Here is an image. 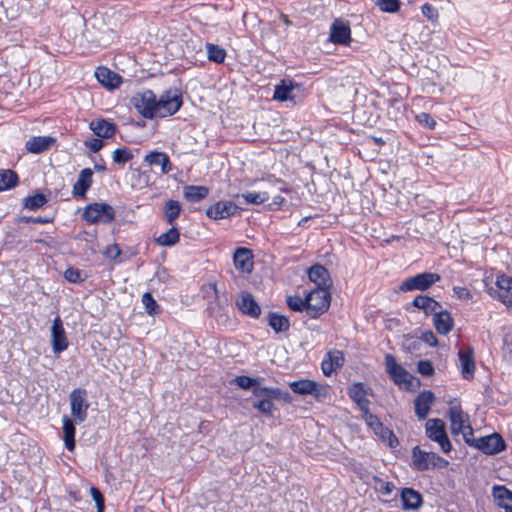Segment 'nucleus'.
<instances>
[{
    "label": "nucleus",
    "mask_w": 512,
    "mask_h": 512,
    "mask_svg": "<svg viewBox=\"0 0 512 512\" xmlns=\"http://www.w3.org/2000/svg\"><path fill=\"white\" fill-rule=\"evenodd\" d=\"M385 366L386 372L399 388L412 391L420 386L419 380L398 364L393 355H385Z\"/></svg>",
    "instance_id": "1"
},
{
    "label": "nucleus",
    "mask_w": 512,
    "mask_h": 512,
    "mask_svg": "<svg viewBox=\"0 0 512 512\" xmlns=\"http://www.w3.org/2000/svg\"><path fill=\"white\" fill-rule=\"evenodd\" d=\"M451 433L454 435H463V439L469 442L473 436V429L470 425L469 416L465 413L459 404H451L448 410Z\"/></svg>",
    "instance_id": "2"
},
{
    "label": "nucleus",
    "mask_w": 512,
    "mask_h": 512,
    "mask_svg": "<svg viewBox=\"0 0 512 512\" xmlns=\"http://www.w3.org/2000/svg\"><path fill=\"white\" fill-rule=\"evenodd\" d=\"M449 462L434 452L422 450L419 446L412 449V467L417 471L445 468Z\"/></svg>",
    "instance_id": "3"
},
{
    "label": "nucleus",
    "mask_w": 512,
    "mask_h": 512,
    "mask_svg": "<svg viewBox=\"0 0 512 512\" xmlns=\"http://www.w3.org/2000/svg\"><path fill=\"white\" fill-rule=\"evenodd\" d=\"M182 104V95L177 89L165 91L159 99L156 98L155 117L174 115Z\"/></svg>",
    "instance_id": "4"
},
{
    "label": "nucleus",
    "mask_w": 512,
    "mask_h": 512,
    "mask_svg": "<svg viewBox=\"0 0 512 512\" xmlns=\"http://www.w3.org/2000/svg\"><path fill=\"white\" fill-rule=\"evenodd\" d=\"M331 296L329 289L324 287H316L306 296L307 314L311 318H316L328 310L330 306Z\"/></svg>",
    "instance_id": "5"
},
{
    "label": "nucleus",
    "mask_w": 512,
    "mask_h": 512,
    "mask_svg": "<svg viewBox=\"0 0 512 512\" xmlns=\"http://www.w3.org/2000/svg\"><path fill=\"white\" fill-rule=\"evenodd\" d=\"M425 432L430 440L439 444L444 453H449L452 450V444L447 436L443 420L438 418L429 419L425 424Z\"/></svg>",
    "instance_id": "6"
},
{
    "label": "nucleus",
    "mask_w": 512,
    "mask_h": 512,
    "mask_svg": "<svg viewBox=\"0 0 512 512\" xmlns=\"http://www.w3.org/2000/svg\"><path fill=\"white\" fill-rule=\"evenodd\" d=\"M71 415L76 423H82L87 419L89 402L87 400V391L83 388L72 390L69 395Z\"/></svg>",
    "instance_id": "7"
},
{
    "label": "nucleus",
    "mask_w": 512,
    "mask_h": 512,
    "mask_svg": "<svg viewBox=\"0 0 512 512\" xmlns=\"http://www.w3.org/2000/svg\"><path fill=\"white\" fill-rule=\"evenodd\" d=\"M487 292L495 298H498L508 308L512 309V277L500 274L496 277V288L488 287L487 280H484Z\"/></svg>",
    "instance_id": "8"
},
{
    "label": "nucleus",
    "mask_w": 512,
    "mask_h": 512,
    "mask_svg": "<svg viewBox=\"0 0 512 512\" xmlns=\"http://www.w3.org/2000/svg\"><path fill=\"white\" fill-rule=\"evenodd\" d=\"M291 390L299 395H312L316 400L328 397V387L309 379H300L289 383Z\"/></svg>",
    "instance_id": "9"
},
{
    "label": "nucleus",
    "mask_w": 512,
    "mask_h": 512,
    "mask_svg": "<svg viewBox=\"0 0 512 512\" xmlns=\"http://www.w3.org/2000/svg\"><path fill=\"white\" fill-rule=\"evenodd\" d=\"M471 447H474L487 455L497 454L505 449V442L502 437L497 434L474 439L470 437L469 442H466Z\"/></svg>",
    "instance_id": "10"
},
{
    "label": "nucleus",
    "mask_w": 512,
    "mask_h": 512,
    "mask_svg": "<svg viewBox=\"0 0 512 512\" xmlns=\"http://www.w3.org/2000/svg\"><path fill=\"white\" fill-rule=\"evenodd\" d=\"M83 218L89 223H109L114 220L115 211L107 203H93L85 208Z\"/></svg>",
    "instance_id": "11"
},
{
    "label": "nucleus",
    "mask_w": 512,
    "mask_h": 512,
    "mask_svg": "<svg viewBox=\"0 0 512 512\" xmlns=\"http://www.w3.org/2000/svg\"><path fill=\"white\" fill-rule=\"evenodd\" d=\"M131 103L143 117L147 119L155 117L156 96L151 90L137 92L131 98Z\"/></svg>",
    "instance_id": "12"
},
{
    "label": "nucleus",
    "mask_w": 512,
    "mask_h": 512,
    "mask_svg": "<svg viewBox=\"0 0 512 512\" xmlns=\"http://www.w3.org/2000/svg\"><path fill=\"white\" fill-rule=\"evenodd\" d=\"M440 280V275L437 273H420L413 277L405 279L401 285L400 290L407 292L413 290L424 291L430 288L434 283Z\"/></svg>",
    "instance_id": "13"
},
{
    "label": "nucleus",
    "mask_w": 512,
    "mask_h": 512,
    "mask_svg": "<svg viewBox=\"0 0 512 512\" xmlns=\"http://www.w3.org/2000/svg\"><path fill=\"white\" fill-rule=\"evenodd\" d=\"M51 343L52 350L55 354H59L68 348V340L63 327V322L58 316L53 320L51 327Z\"/></svg>",
    "instance_id": "14"
},
{
    "label": "nucleus",
    "mask_w": 512,
    "mask_h": 512,
    "mask_svg": "<svg viewBox=\"0 0 512 512\" xmlns=\"http://www.w3.org/2000/svg\"><path fill=\"white\" fill-rule=\"evenodd\" d=\"M329 40L334 44L349 45L351 42V29L349 24L336 19L330 27Z\"/></svg>",
    "instance_id": "15"
},
{
    "label": "nucleus",
    "mask_w": 512,
    "mask_h": 512,
    "mask_svg": "<svg viewBox=\"0 0 512 512\" xmlns=\"http://www.w3.org/2000/svg\"><path fill=\"white\" fill-rule=\"evenodd\" d=\"M236 306L245 315L257 319L261 308L254 297L248 292H241L236 299Z\"/></svg>",
    "instance_id": "16"
},
{
    "label": "nucleus",
    "mask_w": 512,
    "mask_h": 512,
    "mask_svg": "<svg viewBox=\"0 0 512 512\" xmlns=\"http://www.w3.org/2000/svg\"><path fill=\"white\" fill-rule=\"evenodd\" d=\"M344 364V354L340 350H330L322 360L321 368L325 376H330Z\"/></svg>",
    "instance_id": "17"
},
{
    "label": "nucleus",
    "mask_w": 512,
    "mask_h": 512,
    "mask_svg": "<svg viewBox=\"0 0 512 512\" xmlns=\"http://www.w3.org/2000/svg\"><path fill=\"white\" fill-rule=\"evenodd\" d=\"M252 394L258 400L261 399H269V398H279V401H283L285 403H290L292 398L291 395L283 391L279 388L274 387H264L262 384H258L253 390Z\"/></svg>",
    "instance_id": "18"
},
{
    "label": "nucleus",
    "mask_w": 512,
    "mask_h": 512,
    "mask_svg": "<svg viewBox=\"0 0 512 512\" xmlns=\"http://www.w3.org/2000/svg\"><path fill=\"white\" fill-rule=\"evenodd\" d=\"M235 268L243 273H250L253 270V254L252 251L245 247H239L233 255Z\"/></svg>",
    "instance_id": "19"
},
{
    "label": "nucleus",
    "mask_w": 512,
    "mask_h": 512,
    "mask_svg": "<svg viewBox=\"0 0 512 512\" xmlns=\"http://www.w3.org/2000/svg\"><path fill=\"white\" fill-rule=\"evenodd\" d=\"M56 144V138L52 136H34L25 143V148L32 154H41L50 150Z\"/></svg>",
    "instance_id": "20"
},
{
    "label": "nucleus",
    "mask_w": 512,
    "mask_h": 512,
    "mask_svg": "<svg viewBox=\"0 0 512 512\" xmlns=\"http://www.w3.org/2000/svg\"><path fill=\"white\" fill-rule=\"evenodd\" d=\"M238 207L231 201H219L208 207L206 215L209 218L219 220L228 218L237 212Z\"/></svg>",
    "instance_id": "21"
},
{
    "label": "nucleus",
    "mask_w": 512,
    "mask_h": 512,
    "mask_svg": "<svg viewBox=\"0 0 512 512\" xmlns=\"http://www.w3.org/2000/svg\"><path fill=\"white\" fill-rule=\"evenodd\" d=\"M458 357L463 378L467 380L472 379L475 372L473 350L470 347L460 349L458 352Z\"/></svg>",
    "instance_id": "22"
},
{
    "label": "nucleus",
    "mask_w": 512,
    "mask_h": 512,
    "mask_svg": "<svg viewBox=\"0 0 512 512\" xmlns=\"http://www.w3.org/2000/svg\"><path fill=\"white\" fill-rule=\"evenodd\" d=\"M308 277L311 282L315 283L316 287H324L329 289L331 286V278L328 270L320 265L315 264L308 270Z\"/></svg>",
    "instance_id": "23"
},
{
    "label": "nucleus",
    "mask_w": 512,
    "mask_h": 512,
    "mask_svg": "<svg viewBox=\"0 0 512 512\" xmlns=\"http://www.w3.org/2000/svg\"><path fill=\"white\" fill-rule=\"evenodd\" d=\"M435 396L431 391L421 392L414 401L415 413L419 419H425L430 411Z\"/></svg>",
    "instance_id": "24"
},
{
    "label": "nucleus",
    "mask_w": 512,
    "mask_h": 512,
    "mask_svg": "<svg viewBox=\"0 0 512 512\" xmlns=\"http://www.w3.org/2000/svg\"><path fill=\"white\" fill-rule=\"evenodd\" d=\"M492 496L500 508L512 512V491L503 485H495L492 487Z\"/></svg>",
    "instance_id": "25"
},
{
    "label": "nucleus",
    "mask_w": 512,
    "mask_h": 512,
    "mask_svg": "<svg viewBox=\"0 0 512 512\" xmlns=\"http://www.w3.org/2000/svg\"><path fill=\"white\" fill-rule=\"evenodd\" d=\"M433 323L439 334L447 335L454 326L453 318L447 310L439 309L433 314Z\"/></svg>",
    "instance_id": "26"
},
{
    "label": "nucleus",
    "mask_w": 512,
    "mask_h": 512,
    "mask_svg": "<svg viewBox=\"0 0 512 512\" xmlns=\"http://www.w3.org/2000/svg\"><path fill=\"white\" fill-rule=\"evenodd\" d=\"M144 162L149 166H159L163 174H168L172 170L170 159L164 152L152 151L145 155Z\"/></svg>",
    "instance_id": "27"
},
{
    "label": "nucleus",
    "mask_w": 512,
    "mask_h": 512,
    "mask_svg": "<svg viewBox=\"0 0 512 512\" xmlns=\"http://www.w3.org/2000/svg\"><path fill=\"white\" fill-rule=\"evenodd\" d=\"M95 77L108 89L117 88L122 82V78L117 73L106 67H98L95 71Z\"/></svg>",
    "instance_id": "28"
},
{
    "label": "nucleus",
    "mask_w": 512,
    "mask_h": 512,
    "mask_svg": "<svg viewBox=\"0 0 512 512\" xmlns=\"http://www.w3.org/2000/svg\"><path fill=\"white\" fill-rule=\"evenodd\" d=\"M402 507L405 510H415L422 505V496L412 488H404L401 492Z\"/></svg>",
    "instance_id": "29"
},
{
    "label": "nucleus",
    "mask_w": 512,
    "mask_h": 512,
    "mask_svg": "<svg viewBox=\"0 0 512 512\" xmlns=\"http://www.w3.org/2000/svg\"><path fill=\"white\" fill-rule=\"evenodd\" d=\"M92 177L93 172L90 168L83 169L80 172L79 177L73 186V195L83 197L86 194L87 190L91 187Z\"/></svg>",
    "instance_id": "30"
},
{
    "label": "nucleus",
    "mask_w": 512,
    "mask_h": 512,
    "mask_svg": "<svg viewBox=\"0 0 512 512\" xmlns=\"http://www.w3.org/2000/svg\"><path fill=\"white\" fill-rule=\"evenodd\" d=\"M348 394L351 399L357 404L361 411L368 409L369 400L367 398V391L361 383H354L349 387Z\"/></svg>",
    "instance_id": "31"
},
{
    "label": "nucleus",
    "mask_w": 512,
    "mask_h": 512,
    "mask_svg": "<svg viewBox=\"0 0 512 512\" xmlns=\"http://www.w3.org/2000/svg\"><path fill=\"white\" fill-rule=\"evenodd\" d=\"M89 126L94 134L101 138H110L116 132V126L104 119L92 121Z\"/></svg>",
    "instance_id": "32"
},
{
    "label": "nucleus",
    "mask_w": 512,
    "mask_h": 512,
    "mask_svg": "<svg viewBox=\"0 0 512 512\" xmlns=\"http://www.w3.org/2000/svg\"><path fill=\"white\" fill-rule=\"evenodd\" d=\"M62 430H63V440L65 443V447L69 451H73L75 448V425L74 421L68 417H62Z\"/></svg>",
    "instance_id": "33"
},
{
    "label": "nucleus",
    "mask_w": 512,
    "mask_h": 512,
    "mask_svg": "<svg viewBox=\"0 0 512 512\" xmlns=\"http://www.w3.org/2000/svg\"><path fill=\"white\" fill-rule=\"evenodd\" d=\"M413 305L416 308L423 310L424 313L427 315L434 314L439 309H441V305L439 302L426 295H419L415 297L413 300Z\"/></svg>",
    "instance_id": "34"
},
{
    "label": "nucleus",
    "mask_w": 512,
    "mask_h": 512,
    "mask_svg": "<svg viewBox=\"0 0 512 512\" xmlns=\"http://www.w3.org/2000/svg\"><path fill=\"white\" fill-rule=\"evenodd\" d=\"M268 325L273 329L275 333H282L289 330L290 321L284 315L270 312L268 314Z\"/></svg>",
    "instance_id": "35"
},
{
    "label": "nucleus",
    "mask_w": 512,
    "mask_h": 512,
    "mask_svg": "<svg viewBox=\"0 0 512 512\" xmlns=\"http://www.w3.org/2000/svg\"><path fill=\"white\" fill-rule=\"evenodd\" d=\"M209 193V189L205 186L189 185L183 189V196L189 202H199Z\"/></svg>",
    "instance_id": "36"
},
{
    "label": "nucleus",
    "mask_w": 512,
    "mask_h": 512,
    "mask_svg": "<svg viewBox=\"0 0 512 512\" xmlns=\"http://www.w3.org/2000/svg\"><path fill=\"white\" fill-rule=\"evenodd\" d=\"M295 86L296 85L292 81L287 82L283 80L280 85L275 87L273 98L282 102L293 100L294 97L292 96V92Z\"/></svg>",
    "instance_id": "37"
},
{
    "label": "nucleus",
    "mask_w": 512,
    "mask_h": 512,
    "mask_svg": "<svg viewBox=\"0 0 512 512\" xmlns=\"http://www.w3.org/2000/svg\"><path fill=\"white\" fill-rule=\"evenodd\" d=\"M179 239H180V233H179L178 229L172 225V227L167 232L159 235L155 239V242L159 246L170 247V246H173L176 243H178Z\"/></svg>",
    "instance_id": "38"
},
{
    "label": "nucleus",
    "mask_w": 512,
    "mask_h": 512,
    "mask_svg": "<svg viewBox=\"0 0 512 512\" xmlns=\"http://www.w3.org/2000/svg\"><path fill=\"white\" fill-rule=\"evenodd\" d=\"M181 212V206L176 200H168L164 205V217L168 224L173 225Z\"/></svg>",
    "instance_id": "39"
},
{
    "label": "nucleus",
    "mask_w": 512,
    "mask_h": 512,
    "mask_svg": "<svg viewBox=\"0 0 512 512\" xmlns=\"http://www.w3.org/2000/svg\"><path fill=\"white\" fill-rule=\"evenodd\" d=\"M205 48L207 52V57L210 61L219 64L225 61L226 51L224 48L212 43H206Z\"/></svg>",
    "instance_id": "40"
},
{
    "label": "nucleus",
    "mask_w": 512,
    "mask_h": 512,
    "mask_svg": "<svg viewBox=\"0 0 512 512\" xmlns=\"http://www.w3.org/2000/svg\"><path fill=\"white\" fill-rule=\"evenodd\" d=\"M18 183V176L12 170L0 171V191L15 187Z\"/></svg>",
    "instance_id": "41"
},
{
    "label": "nucleus",
    "mask_w": 512,
    "mask_h": 512,
    "mask_svg": "<svg viewBox=\"0 0 512 512\" xmlns=\"http://www.w3.org/2000/svg\"><path fill=\"white\" fill-rule=\"evenodd\" d=\"M263 381L264 379L261 377L253 378L245 375L237 376L232 380L233 383H235L238 387L244 390H248L251 388L253 390L258 384H262Z\"/></svg>",
    "instance_id": "42"
},
{
    "label": "nucleus",
    "mask_w": 512,
    "mask_h": 512,
    "mask_svg": "<svg viewBox=\"0 0 512 512\" xmlns=\"http://www.w3.org/2000/svg\"><path fill=\"white\" fill-rule=\"evenodd\" d=\"M274 400H279V398H269V399H261L257 400L253 403V408L258 410L260 413L271 416L274 409Z\"/></svg>",
    "instance_id": "43"
},
{
    "label": "nucleus",
    "mask_w": 512,
    "mask_h": 512,
    "mask_svg": "<svg viewBox=\"0 0 512 512\" xmlns=\"http://www.w3.org/2000/svg\"><path fill=\"white\" fill-rule=\"evenodd\" d=\"M241 197L246 201L248 204H262L269 199V194L266 191L263 192H247L241 195Z\"/></svg>",
    "instance_id": "44"
},
{
    "label": "nucleus",
    "mask_w": 512,
    "mask_h": 512,
    "mask_svg": "<svg viewBox=\"0 0 512 512\" xmlns=\"http://www.w3.org/2000/svg\"><path fill=\"white\" fill-rule=\"evenodd\" d=\"M47 202L45 195L38 193L32 196H27L24 199V207L29 210H36L42 207Z\"/></svg>",
    "instance_id": "45"
},
{
    "label": "nucleus",
    "mask_w": 512,
    "mask_h": 512,
    "mask_svg": "<svg viewBox=\"0 0 512 512\" xmlns=\"http://www.w3.org/2000/svg\"><path fill=\"white\" fill-rule=\"evenodd\" d=\"M381 11L387 13H396L400 9V0H374Z\"/></svg>",
    "instance_id": "46"
},
{
    "label": "nucleus",
    "mask_w": 512,
    "mask_h": 512,
    "mask_svg": "<svg viewBox=\"0 0 512 512\" xmlns=\"http://www.w3.org/2000/svg\"><path fill=\"white\" fill-rule=\"evenodd\" d=\"M374 488L377 492L382 495H389L395 489V486L391 482L384 481L379 477H373Z\"/></svg>",
    "instance_id": "47"
},
{
    "label": "nucleus",
    "mask_w": 512,
    "mask_h": 512,
    "mask_svg": "<svg viewBox=\"0 0 512 512\" xmlns=\"http://www.w3.org/2000/svg\"><path fill=\"white\" fill-rule=\"evenodd\" d=\"M362 413H363L362 417H363L365 423L369 427H371L375 431V433H379L381 430H383V425L381 424V422L375 415H373L369 412V408L362 411Z\"/></svg>",
    "instance_id": "48"
},
{
    "label": "nucleus",
    "mask_w": 512,
    "mask_h": 512,
    "mask_svg": "<svg viewBox=\"0 0 512 512\" xmlns=\"http://www.w3.org/2000/svg\"><path fill=\"white\" fill-rule=\"evenodd\" d=\"M121 253V249L116 243L108 245L103 251L105 258L117 263L122 262V259L120 258Z\"/></svg>",
    "instance_id": "49"
},
{
    "label": "nucleus",
    "mask_w": 512,
    "mask_h": 512,
    "mask_svg": "<svg viewBox=\"0 0 512 512\" xmlns=\"http://www.w3.org/2000/svg\"><path fill=\"white\" fill-rule=\"evenodd\" d=\"M288 307L296 312H300L303 309L307 311L306 297L302 299L299 296H288L286 299Z\"/></svg>",
    "instance_id": "50"
},
{
    "label": "nucleus",
    "mask_w": 512,
    "mask_h": 512,
    "mask_svg": "<svg viewBox=\"0 0 512 512\" xmlns=\"http://www.w3.org/2000/svg\"><path fill=\"white\" fill-rule=\"evenodd\" d=\"M133 155L129 149L126 147L117 148L113 152V161L117 164H125L126 162L132 159Z\"/></svg>",
    "instance_id": "51"
},
{
    "label": "nucleus",
    "mask_w": 512,
    "mask_h": 512,
    "mask_svg": "<svg viewBox=\"0 0 512 512\" xmlns=\"http://www.w3.org/2000/svg\"><path fill=\"white\" fill-rule=\"evenodd\" d=\"M142 304L145 307L146 312L149 315H155L157 313L158 304L156 303L155 299L151 295V293L146 292L142 295Z\"/></svg>",
    "instance_id": "52"
},
{
    "label": "nucleus",
    "mask_w": 512,
    "mask_h": 512,
    "mask_svg": "<svg viewBox=\"0 0 512 512\" xmlns=\"http://www.w3.org/2000/svg\"><path fill=\"white\" fill-rule=\"evenodd\" d=\"M421 12L430 22L436 23L439 18L438 10L430 3H425L421 6Z\"/></svg>",
    "instance_id": "53"
},
{
    "label": "nucleus",
    "mask_w": 512,
    "mask_h": 512,
    "mask_svg": "<svg viewBox=\"0 0 512 512\" xmlns=\"http://www.w3.org/2000/svg\"><path fill=\"white\" fill-rule=\"evenodd\" d=\"M452 292L455 297L463 301H469L473 298L471 291L464 286H454Z\"/></svg>",
    "instance_id": "54"
},
{
    "label": "nucleus",
    "mask_w": 512,
    "mask_h": 512,
    "mask_svg": "<svg viewBox=\"0 0 512 512\" xmlns=\"http://www.w3.org/2000/svg\"><path fill=\"white\" fill-rule=\"evenodd\" d=\"M417 371L422 376H432L434 374V366L429 360H421L417 364Z\"/></svg>",
    "instance_id": "55"
},
{
    "label": "nucleus",
    "mask_w": 512,
    "mask_h": 512,
    "mask_svg": "<svg viewBox=\"0 0 512 512\" xmlns=\"http://www.w3.org/2000/svg\"><path fill=\"white\" fill-rule=\"evenodd\" d=\"M416 120L419 124L429 128L434 129L436 126V121L432 118V116L428 113L422 112L416 115Z\"/></svg>",
    "instance_id": "56"
},
{
    "label": "nucleus",
    "mask_w": 512,
    "mask_h": 512,
    "mask_svg": "<svg viewBox=\"0 0 512 512\" xmlns=\"http://www.w3.org/2000/svg\"><path fill=\"white\" fill-rule=\"evenodd\" d=\"M90 492H91V496H92L93 500L96 503L98 512H103V510H104V498H103L101 492L97 488H95V487H92L90 489Z\"/></svg>",
    "instance_id": "57"
},
{
    "label": "nucleus",
    "mask_w": 512,
    "mask_h": 512,
    "mask_svg": "<svg viewBox=\"0 0 512 512\" xmlns=\"http://www.w3.org/2000/svg\"><path fill=\"white\" fill-rule=\"evenodd\" d=\"M64 277L67 281L71 283H77L81 280V272L73 268H68L64 272Z\"/></svg>",
    "instance_id": "58"
},
{
    "label": "nucleus",
    "mask_w": 512,
    "mask_h": 512,
    "mask_svg": "<svg viewBox=\"0 0 512 512\" xmlns=\"http://www.w3.org/2000/svg\"><path fill=\"white\" fill-rule=\"evenodd\" d=\"M86 147H88L92 152H98L104 145L103 141L98 138H92L85 141Z\"/></svg>",
    "instance_id": "59"
},
{
    "label": "nucleus",
    "mask_w": 512,
    "mask_h": 512,
    "mask_svg": "<svg viewBox=\"0 0 512 512\" xmlns=\"http://www.w3.org/2000/svg\"><path fill=\"white\" fill-rule=\"evenodd\" d=\"M208 289L211 290L214 294L215 297H217V294H218V290H217V285L216 283H210L208 285Z\"/></svg>",
    "instance_id": "60"
},
{
    "label": "nucleus",
    "mask_w": 512,
    "mask_h": 512,
    "mask_svg": "<svg viewBox=\"0 0 512 512\" xmlns=\"http://www.w3.org/2000/svg\"><path fill=\"white\" fill-rule=\"evenodd\" d=\"M95 169L97 171H104L106 169L105 165H95Z\"/></svg>",
    "instance_id": "61"
},
{
    "label": "nucleus",
    "mask_w": 512,
    "mask_h": 512,
    "mask_svg": "<svg viewBox=\"0 0 512 512\" xmlns=\"http://www.w3.org/2000/svg\"><path fill=\"white\" fill-rule=\"evenodd\" d=\"M281 18L283 19V21L286 25H290L291 22L286 15H282Z\"/></svg>",
    "instance_id": "62"
},
{
    "label": "nucleus",
    "mask_w": 512,
    "mask_h": 512,
    "mask_svg": "<svg viewBox=\"0 0 512 512\" xmlns=\"http://www.w3.org/2000/svg\"><path fill=\"white\" fill-rule=\"evenodd\" d=\"M283 201H284V198H283V197H281V196H278V197H276V198H275V201H274V202H275L276 204H281Z\"/></svg>",
    "instance_id": "63"
},
{
    "label": "nucleus",
    "mask_w": 512,
    "mask_h": 512,
    "mask_svg": "<svg viewBox=\"0 0 512 512\" xmlns=\"http://www.w3.org/2000/svg\"><path fill=\"white\" fill-rule=\"evenodd\" d=\"M32 221L34 223H46L47 222V220H44L42 218H36V219H33Z\"/></svg>",
    "instance_id": "64"
}]
</instances>
